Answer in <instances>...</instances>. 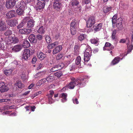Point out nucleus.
I'll return each mask as SVG.
<instances>
[{
  "label": "nucleus",
  "instance_id": "2eb2a0df",
  "mask_svg": "<svg viewBox=\"0 0 133 133\" xmlns=\"http://www.w3.org/2000/svg\"><path fill=\"white\" fill-rule=\"evenodd\" d=\"M6 24L3 21L0 20V31H4L6 29Z\"/></svg>",
  "mask_w": 133,
  "mask_h": 133
},
{
  "label": "nucleus",
  "instance_id": "603ef678",
  "mask_svg": "<svg viewBox=\"0 0 133 133\" xmlns=\"http://www.w3.org/2000/svg\"><path fill=\"white\" fill-rule=\"evenodd\" d=\"M133 48V45H130L128 47V50L127 51V54L131 52Z\"/></svg>",
  "mask_w": 133,
  "mask_h": 133
},
{
  "label": "nucleus",
  "instance_id": "338daca9",
  "mask_svg": "<svg viewBox=\"0 0 133 133\" xmlns=\"http://www.w3.org/2000/svg\"><path fill=\"white\" fill-rule=\"evenodd\" d=\"M30 106H27L26 107H25V109L26 110V111H30Z\"/></svg>",
  "mask_w": 133,
  "mask_h": 133
},
{
  "label": "nucleus",
  "instance_id": "c85d7f7f",
  "mask_svg": "<svg viewBox=\"0 0 133 133\" xmlns=\"http://www.w3.org/2000/svg\"><path fill=\"white\" fill-rule=\"evenodd\" d=\"M117 32L116 30H113L112 32L111 37L112 39L115 41H116L117 39V38L116 36V34Z\"/></svg>",
  "mask_w": 133,
  "mask_h": 133
},
{
  "label": "nucleus",
  "instance_id": "680f3d73",
  "mask_svg": "<svg viewBox=\"0 0 133 133\" xmlns=\"http://www.w3.org/2000/svg\"><path fill=\"white\" fill-rule=\"evenodd\" d=\"M41 93L42 92L40 91L37 92L35 94L33 95L34 96L33 97H34L40 94H41Z\"/></svg>",
  "mask_w": 133,
  "mask_h": 133
},
{
  "label": "nucleus",
  "instance_id": "58836bf2",
  "mask_svg": "<svg viewBox=\"0 0 133 133\" xmlns=\"http://www.w3.org/2000/svg\"><path fill=\"white\" fill-rule=\"evenodd\" d=\"M70 79L72 81L71 82H74V83H79V82L78 80H79V78H78L75 79L74 77H70Z\"/></svg>",
  "mask_w": 133,
  "mask_h": 133
},
{
  "label": "nucleus",
  "instance_id": "49530a36",
  "mask_svg": "<svg viewBox=\"0 0 133 133\" xmlns=\"http://www.w3.org/2000/svg\"><path fill=\"white\" fill-rule=\"evenodd\" d=\"M47 81V79L46 78H43L42 79L39 81L38 82L39 83V85H41L42 84H44Z\"/></svg>",
  "mask_w": 133,
  "mask_h": 133
},
{
  "label": "nucleus",
  "instance_id": "864d4df0",
  "mask_svg": "<svg viewBox=\"0 0 133 133\" xmlns=\"http://www.w3.org/2000/svg\"><path fill=\"white\" fill-rule=\"evenodd\" d=\"M10 99H0V103L10 101Z\"/></svg>",
  "mask_w": 133,
  "mask_h": 133
},
{
  "label": "nucleus",
  "instance_id": "b1692460",
  "mask_svg": "<svg viewBox=\"0 0 133 133\" xmlns=\"http://www.w3.org/2000/svg\"><path fill=\"white\" fill-rule=\"evenodd\" d=\"M9 89V88L8 86L4 84L0 89V91L1 93L6 92L8 91Z\"/></svg>",
  "mask_w": 133,
  "mask_h": 133
},
{
  "label": "nucleus",
  "instance_id": "69168bd1",
  "mask_svg": "<svg viewBox=\"0 0 133 133\" xmlns=\"http://www.w3.org/2000/svg\"><path fill=\"white\" fill-rule=\"evenodd\" d=\"M4 46V44L2 42H0V48L2 49H3Z\"/></svg>",
  "mask_w": 133,
  "mask_h": 133
},
{
  "label": "nucleus",
  "instance_id": "7ed1b4c3",
  "mask_svg": "<svg viewBox=\"0 0 133 133\" xmlns=\"http://www.w3.org/2000/svg\"><path fill=\"white\" fill-rule=\"evenodd\" d=\"M15 0H6L5 6L8 9L12 8L16 4Z\"/></svg>",
  "mask_w": 133,
  "mask_h": 133
},
{
  "label": "nucleus",
  "instance_id": "4c0bfd02",
  "mask_svg": "<svg viewBox=\"0 0 133 133\" xmlns=\"http://www.w3.org/2000/svg\"><path fill=\"white\" fill-rule=\"evenodd\" d=\"M37 32L39 34H44L45 32L44 27L43 26H41V27L39 28Z\"/></svg>",
  "mask_w": 133,
  "mask_h": 133
},
{
  "label": "nucleus",
  "instance_id": "13d9d810",
  "mask_svg": "<svg viewBox=\"0 0 133 133\" xmlns=\"http://www.w3.org/2000/svg\"><path fill=\"white\" fill-rule=\"evenodd\" d=\"M37 38L39 40H41L43 38L42 36L39 34H38L36 36Z\"/></svg>",
  "mask_w": 133,
  "mask_h": 133
},
{
  "label": "nucleus",
  "instance_id": "6e6d98bb",
  "mask_svg": "<svg viewBox=\"0 0 133 133\" xmlns=\"http://www.w3.org/2000/svg\"><path fill=\"white\" fill-rule=\"evenodd\" d=\"M21 77L23 81H24L26 79L25 75L24 73H22L21 76Z\"/></svg>",
  "mask_w": 133,
  "mask_h": 133
},
{
  "label": "nucleus",
  "instance_id": "a19ab883",
  "mask_svg": "<svg viewBox=\"0 0 133 133\" xmlns=\"http://www.w3.org/2000/svg\"><path fill=\"white\" fill-rule=\"evenodd\" d=\"M92 50L90 47H89L87 48L85 52V53H88V54L91 55Z\"/></svg>",
  "mask_w": 133,
  "mask_h": 133
},
{
  "label": "nucleus",
  "instance_id": "052dcab7",
  "mask_svg": "<svg viewBox=\"0 0 133 133\" xmlns=\"http://www.w3.org/2000/svg\"><path fill=\"white\" fill-rule=\"evenodd\" d=\"M37 60V59L36 57L35 56L34 57L32 58V60L31 61V62L32 64H35V63L36 61Z\"/></svg>",
  "mask_w": 133,
  "mask_h": 133
},
{
  "label": "nucleus",
  "instance_id": "473e14b6",
  "mask_svg": "<svg viewBox=\"0 0 133 133\" xmlns=\"http://www.w3.org/2000/svg\"><path fill=\"white\" fill-rule=\"evenodd\" d=\"M91 55L88 54V53H84V60L85 61H88L90 59V57Z\"/></svg>",
  "mask_w": 133,
  "mask_h": 133
},
{
  "label": "nucleus",
  "instance_id": "1a4fd4ad",
  "mask_svg": "<svg viewBox=\"0 0 133 133\" xmlns=\"http://www.w3.org/2000/svg\"><path fill=\"white\" fill-rule=\"evenodd\" d=\"M7 24L11 27L14 26L18 24V22L15 19H11L7 20L6 21Z\"/></svg>",
  "mask_w": 133,
  "mask_h": 133
},
{
  "label": "nucleus",
  "instance_id": "6ab92c4d",
  "mask_svg": "<svg viewBox=\"0 0 133 133\" xmlns=\"http://www.w3.org/2000/svg\"><path fill=\"white\" fill-rule=\"evenodd\" d=\"M37 55V57L41 60L44 59V58L46 57V55L42 52H38Z\"/></svg>",
  "mask_w": 133,
  "mask_h": 133
},
{
  "label": "nucleus",
  "instance_id": "9b49d317",
  "mask_svg": "<svg viewBox=\"0 0 133 133\" xmlns=\"http://www.w3.org/2000/svg\"><path fill=\"white\" fill-rule=\"evenodd\" d=\"M122 19L121 18H119L117 19L116 23V27L118 30H121L122 29Z\"/></svg>",
  "mask_w": 133,
  "mask_h": 133
},
{
  "label": "nucleus",
  "instance_id": "2f4dec72",
  "mask_svg": "<svg viewBox=\"0 0 133 133\" xmlns=\"http://www.w3.org/2000/svg\"><path fill=\"white\" fill-rule=\"evenodd\" d=\"M25 9L18 8L16 10V13L18 15H22L24 13V11Z\"/></svg>",
  "mask_w": 133,
  "mask_h": 133
},
{
  "label": "nucleus",
  "instance_id": "3c124183",
  "mask_svg": "<svg viewBox=\"0 0 133 133\" xmlns=\"http://www.w3.org/2000/svg\"><path fill=\"white\" fill-rule=\"evenodd\" d=\"M13 42L14 43H18L19 41V40L18 38L16 37H13L12 38Z\"/></svg>",
  "mask_w": 133,
  "mask_h": 133
},
{
  "label": "nucleus",
  "instance_id": "a211bd4d",
  "mask_svg": "<svg viewBox=\"0 0 133 133\" xmlns=\"http://www.w3.org/2000/svg\"><path fill=\"white\" fill-rule=\"evenodd\" d=\"M62 49V46L61 45H58L52 51L53 55H55L59 52Z\"/></svg>",
  "mask_w": 133,
  "mask_h": 133
},
{
  "label": "nucleus",
  "instance_id": "6e6552de",
  "mask_svg": "<svg viewBox=\"0 0 133 133\" xmlns=\"http://www.w3.org/2000/svg\"><path fill=\"white\" fill-rule=\"evenodd\" d=\"M38 1L36 5L37 9L40 10L43 9L44 7L45 2L41 0Z\"/></svg>",
  "mask_w": 133,
  "mask_h": 133
},
{
  "label": "nucleus",
  "instance_id": "f03ea898",
  "mask_svg": "<svg viewBox=\"0 0 133 133\" xmlns=\"http://www.w3.org/2000/svg\"><path fill=\"white\" fill-rule=\"evenodd\" d=\"M89 77L88 76H83L79 78V84H80V87H83L85 86L86 83L85 82L87 81Z\"/></svg>",
  "mask_w": 133,
  "mask_h": 133
},
{
  "label": "nucleus",
  "instance_id": "5701e85b",
  "mask_svg": "<svg viewBox=\"0 0 133 133\" xmlns=\"http://www.w3.org/2000/svg\"><path fill=\"white\" fill-rule=\"evenodd\" d=\"M117 15H115L112 17V27L114 28H115L116 27V23L117 21Z\"/></svg>",
  "mask_w": 133,
  "mask_h": 133
},
{
  "label": "nucleus",
  "instance_id": "4be33fe9",
  "mask_svg": "<svg viewBox=\"0 0 133 133\" xmlns=\"http://www.w3.org/2000/svg\"><path fill=\"white\" fill-rule=\"evenodd\" d=\"M22 45L25 48H28L30 46V43L26 39L23 40Z\"/></svg>",
  "mask_w": 133,
  "mask_h": 133
},
{
  "label": "nucleus",
  "instance_id": "37998d69",
  "mask_svg": "<svg viewBox=\"0 0 133 133\" xmlns=\"http://www.w3.org/2000/svg\"><path fill=\"white\" fill-rule=\"evenodd\" d=\"M81 58L80 56H78L75 61L76 64L77 65L79 64L81 61Z\"/></svg>",
  "mask_w": 133,
  "mask_h": 133
},
{
  "label": "nucleus",
  "instance_id": "ddd939ff",
  "mask_svg": "<svg viewBox=\"0 0 133 133\" xmlns=\"http://www.w3.org/2000/svg\"><path fill=\"white\" fill-rule=\"evenodd\" d=\"M102 26V23L96 24L93 27L92 30H94V32H96L99 31L101 29Z\"/></svg>",
  "mask_w": 133,
  "mask_h": 133
},
{
  "label": "nucleus",
  "instance_id": "0eeeda50",
  "mask_svg": "<svg viewBox=\"0 0 133 133\" xmlns=\"http://www.w3.org/2000/svg\"><path fill=\"white\" fill-rule=\"evenodd\" d=\"M53 8L57 11H60L62 9V4L61 3L58 1H56L54 3Z\"/></svg>",
  "mask_w": 133,
  "mask_h": 133
},
{
  "label": "nucleus",
  "instance_id": "5fc2aeb1",
  "mask_svg": "<svg viewBox=\"0 0 133 133\" xmlns=\"http://www.w3.org/2000/svg\"><path fill=\"white\" fill-rule=\"evenodd\" d=\"M59 70L58 67H52L51 69V71L52 72H55Z\"/></svg>",
  "mask_w": 133,
  "mask_h": 133
},
{
  "label": "nucleus",
  "instance_id": "0e129e2a",
  "mask_svg": "<svg viewBox=\"0 0 133 133\" xmlns=\"http://www.w3.org/2000/svg\"><path fill=\"white\" fill-rule=\"evenodd\" d=\"M126 41V40L125 39H121L120 41H119V43H125Z\"/></svg>",
  "mask_w": 133,
  "mask_h": 133
},
{
  "label": "nucleus",
  "instance_id": "a18cd8bd",
  "mask_svg": "<svg viewBox=\"0 0 133 133\" xmlns=\"http://www.w3.org/2000/svg\"><path fill=\"white\" fill-rule=\"evenodd\" d=\"M12 71V70L11 69H6L4 71V73L6 75H9L11 73Z\"/></svg>",
  "mask_w": 133,
  "mask_h": 133
},
{
  "label": "nucleus",
  "instance_id": "79ce46f5",
  "mask_svg": "<svg viewBox=\"0 0 133 133\" xmlns=\"http://www.w3.org/2000/svg\"><path fill=\"white\" fill-rule=\"evenodd\" d=\"M45 37L46 41L47 43H50L51 41L50 37L49 36L47 35H45Z\"/></svg>",
  "mask_w": 133,
  "mask_h": 133
},
{
  "label": "nucleus",
  "instance_id": "f8f14e48",
  "mask_svg": "<svg viewBox=\"0 0 133 133\" xmlns=\"http://www.w3.org/2000/svg\"><path fill=\"white\" fill-rule=\"evenodd\" d=\"M16 12L14 10L9 11L6 14V17L8 18H11L15 16Z\"/></svg>",
  "mask_w": 133,
  "mask_h": 133
},
{
  "label": "nucleus",
  "instance_id": "e2e57ef3",
  "mask_svg": "<svg viewBox=\"0 0 133 133\" xmlns=\"http://www.w3.org/2000/svg\"><path fill=\"white\" fill-rule=\"evenodd\" d=\"M49 92H50V97H51V98L53 96V95L54 94V92L52 90L49 91Z\"/></svg>",
  "mask_w": 133,
  "mask_h": 133
},
{
  "label": "nucleus",
  "instance_id": "39448f33",
  "mask_svg": "<svg viewBox=\"0 0 133 133\" xmlns=\"http://www.w3.org/2000/svg\"><path fill=\"white\" fill-rule=\"evenodd\" d=\"M30 51L28 49H25L24 51L22 58L23 59L26 60L30 56Z\"/></svg>",
  "mask_w": 133,
  "mask_h": 133
},
{
  "label": "nucleus",
  "instance_id": "393cba45",
  "mask_svg": "<svg viewBox=\"0 0 133 133\" xmlns=\"http://www.w3.org/2000/svg\"><path fill=\"white\" fill-rule=\"evenodd\" d=\"M120 58L118 56L115 57L112 61L111 64L114 65L118 63L120 61Z\"/></svg>",
  "mask_w": 133,
  "mask_h": 133
},
{
  "label": "nucleus",
  "instance_id": "aec40b11",
  "mask_svg": "<svg viewBox=\"0 0 133 133\" xmlns=\"http://www.w3.org/2000/svg\"><path fill=\"white\" fill-rule=\"evenodd\" d=\"M67 95V94L66 93H63L61 94L59 97L62 98L61 101L62 102L64 103L66 101Z\"/></svg>",
  "mask_w": 133,
  "mask_h": 133
},
{
  "label": "nucleus",
  "instance_id": "7c9ffc66",
  "mask_svg": "<svg viewBox=\"0 0 133 133\" xmlns=\"http://www.w3.org/2000/svg\"><path fill=\"white\" fill-rule=\"evenodd\" d=\"M26 19H24L22 22H21L18 25L17 27L18 29H20L23 27L25 24Z\"/></svg>",
  "mask_w": 133,
  "mask_h": 133
},
{
  "label": "nucleus",
  "instance_id": "774afa93",
  "mask_svg": "<svg viewBox=\"0 0 133 133\" xmlns=\"http://www.w3.org/2000/svg\"><path fill=\"white\" fill-rule=\"evenodd\" d=\"M9 109H15L16 108V106L15 105H12L9 107H8Z\"/></svg>",
  "mask_w": 133,
  "mask_h": 133
},
{
  "label": "nucleus",
  "instance_id": "bf43d9fd",
  "mask_svg": "<svg viewBox=\"0 0 133 133\" xmlns=\"http://www.w3.org/2000/svg\"><path fill=\"white\" fill-rule=\"evenodd\" d=\"M72 101L73 103L75 104H78L79 103V102L78 101V99L76 98H75V99H73Z\"/></svg>",
  "mask_w": 133,
  "mask_h": 133
},
{
  "label": "nucleus",
  "instance_id": "20e7f679",
  "mask_svg": "<svg viewBox=\"0 0 133 133\" xmlns=\"http://www.w3.org/2000/svg\"><path fill=\"white\" fill-rule=\"evenodd\" d=\"M95 22V17L94 16L90 17L87 22V27L88 28L91 27L94 24Z\"/></svg>",
  "mask_w": 133,
  "mask_h": 133
},
{
  "label": "nucleus",
  "instance_id": "dca6fc26",
  "mask_svg": "<svg viewBox=\"0 0 133 133\" xmlns=\"http://www.w3.org/2000/svg\"><path fill=\"white\" fill-rule=\"evenodd\" d=\"M26 4H25L24 1H22L21 2H19L17 4V8H18L21 9H25L26 6Z\"/></svg>",
  "mask_w": 133,
  "mask_h": 133
},
{
  "label": "nucleus",
  "instance_id": "bb28decb",
  "mask_svg": "<svg viewBox=\"0 0 133 133\" xmlns=\"http://www.w3.org/2000/svg\"><path fill=\"white\" fill-rule=\"evenodd\" d=\"M22 46L21 45H17L14 46L12 48V50L15 52H18L21 49Z\"/></svg>",
  "mask_w": 133,
  "mask_h": 133
},
{
  "label": "nucleus",
  "instance_id": "f3484780",
  "mask_svg": "<svg viewBox=\"0 0 133 133\" xmlns=\"http://www.w3.org/2000/svg\"><path fill=\"white\" fill-rule=\"evenodd\" d=\"M83 5L86 4L85 8L88 9L90 8L91 5V0H82Z\"/></svg>",
  "mask_w": 133,
  "mask_h": 133
},
{
  "label": "nucleus",
  "instance_id": "a878e982",
  "mask_svg": "<svg viewBox=\"0 0 133 133\" xmlns=\"http://www.w3.org/2000/svg\"><path fill=\"white\" fill-rule=\"evenodd\" d=\"M79 46L77 45H75L74 48V54L77 55L79 53Z\"/></svg>",
  "mask_w": 133,
  "mask_h": 133
},
{
  "label": "nucleus",
  "instance_id": "c9c22d12",
  "mask_svg": "<svg viewBox=\"0 0 133 133\" xmlns=\"http://www.w3.org/2000/svg\"><path fill=\"white\" fill-rule=\"evenodd\" d=\"M71 63L70 61H66L65 62V64L64 63H61L60 64H59L58 66H68Z\"/></svg>",
  "mask_w": 133,
  "mask_h": 133
},
{
  "label": "nucleus",
  "instance_id": "8fccbe9b",
  "mask_svg": "<svg viewBox=\"0 0 133 133\" xmlns=\"http://www.w3.org/2000/svg\"><path fill=\"white\" fill-rule=\"evenodd\" d=\"M54 76H50L47 77L46 79L48 82H51L54 79Z\"/></svg>",
  "mask_w": 133,
  "mask_h": 133
},
{
  "label": "nucleus",
  "instance_id": "09e8293b",
  "mask_svg": "<svg viewBox=\"0 0 133 133\" xmlns=\"http://www.w3.org/2000/svg\"><path fill=\"white\" fill-rule=\"evenodd\" d=\"M71 2L72 6L77 5L78 4V2L77 0H72Z\"/></svg>",
  "mask_w": 133,
  "mask_h": 133
},
{
  "label": "nucleus",
  "instance_id": "e433bc0d",
  "mask_svg": "<svg viewBox=\"0 0 133 133\" xmlns=\"http://www.w3.org/2000/svg\"><path fill=\"white\" fill-rule=\"evenodd\" d=\"M86 37V35L85 34L81 35L78 36V39L80 41H82L85 39Z\"/></svg>",
  "mask_w": 133,
  "mask_h": 133
},
{
  "label": "nucleus",
  "instance_id": "f704fd0d",
  "mask_svg": "<svg viewBox=\"0 0 133 133\" xmlns=\"http://www.w3.org/2000/svg\"><path fill=\"white\" fill-rule=\"evenodd\" d=\"M105 47H110L109 50L113 49L114 48V46L112 45L111 43L108 42H106L105 45Z\"/></svg>",
  "mask_w": 133,
  "mask_h": 133
},
{
  "label": "nucleus",
  "instance_id": "cd10ccee",
  "mask_svg": "<svg viewBox=\"0 0 133 133\" xmlns=\"http://www.w3.org/2000/svg\"><path fill=\"white\" fill-rule=\"evenodd\" d=\"M59 43L58 42L56 41L51 43L50 44L48 45L47 46V48L48 49H52L54 48Z\"/></svg>",
  "mask_w": 133,
  "mask_h": 133
},
{
  "label": "nucleus",
  "instance_id": "c756f323",
  "mask_svg": "<svg viewBox=\"0 0 133 133\" xmlns=\"http://www.w3.org/2000/svg\"><path fill=\"white\" fill-rule=\"evenodd\" d=\"M112 8L110 6H105L103 8V11L105 13H107L112 9Z\"/></svg>",
  "mask_w": 133,
  "mask_h": 133
},
{
  "label": "nucleus",
  "instance_id": "423d86ee",
  "mask_svg": "<svg viewBox=\"0 0 133 133\" xmlns=\"http://www.w3.org/2000/svg\"><path fill=\"white\" fill-rule=\"evenodd\" d=\"M78 85L79 87H80V84L79 83H76L74 82H71L69 84L66 85V87H64L62 90H65L67 88L70 89H73L74 88L75 86Z\"/></svg>",
  "mask_w": 133,
  "mask_h": 133
},
{
  "label": "nucleus",
  "instance_id": "412c9836",
  "mask_svg": "<svg viewBox=\"0 0 133 133\" xmlns=\"http://www.w3.org/2000/svg\"><path fill=\"white\" fill-rule=\"evenodd\" d=\"M29 39L31 43H35L36 42L35 36L33 34L30 35L29 37Z\"/></svg>",
  "mask_w": 133,
  "mask_h": 133
},
{
  "label": "nucleus",
  "instance_id": "4d7b16f0",
  "mask_svg": "<svg viewBox=\"0 0 133 133\" xmlns=\"http://www.w3.org/2000/svg\"><path fill=\"white\" fill-rule=\"evenodd\" d=\"M63 54H60L59 55H58L56 57V59L57 60H59L61 59L63 57Z\"/></svg>",
  "mask_w": 133,
  "mask_h": 133
},
{
  "label": "nucleus",
  "instance_id": "f257e3e1",
  "mask_svg": "<svg viewBox=\"0 0 133 133\" xmlns=\"http://www.w3.org/2000/svg\"><path fill=\"white\" fill-rule=\"evenodd\" d=\"M77 23L76 22L75 19L72 21L70 24V30L72 35H75L76 32L77 25Z\"/></svg>",
  "mask_w": 133,
  "mask_h": 133
},
{
  "label": "nucleus",
  "instance_id": "ea45409f",
  "mask_svg": "<svg viewBox=\"0 0 133 133\" xmlns=\"http://www.w3.org/2000/svg\"><path fill=\"white\" fill-rule=\"evenodd\" d=\"M62 75V72L60 71H59L58 72L54 73V75L55 76H56L58 78H59L61 77Z\"/></svg>",
  "mask_w": 133,
  "mask_h": 133
},
{
  "label": "nucleus",
  "instance_id": "de8ad7c7",
  "mask_svg": "<svg viewBox=\"0 0 133 133\" xmlns=\"http://www.w3.org/2000/svg\"><path fill=\"white\" fill-rule=\"evenodd\" d=\"M12 32L11 30H7L4 33V35L6 36L11 35L12 34Z\"/></svg>",
  "mask_w": 133,
  "mask_h": 133
},
{
  "label": "nucleus",
  "instance_id": "72a5a7b5",
  "mask_svg": "<svg viewBox=\"0 0 133 133\" xmlns=\"http://www.w3.org/2000/svg\"><path fill=\"white\" fill-rule=\"evenodd\" d=\"M15 85L17 86L18 88L20 89L23 88L24 86V84L22 83L21 81L17 82H16L15 83Z\"/></svg>",
  "mask_w": 133,
  "mask_h": 133
},
{
  "label": "nucleus",
  "instance_id": "c03bdc74",
  "mask_svg": "<svg viewBox=\"0 0 133 133\" xmlns=\"http://www.w3.org/2000/svg\"><path fill=\"white\" fill-rule=\"evenodd\" d=\"M90 42L92 43L95 44H98V43L99 41L98 40L95 38L91 39L90 40Z\"/></svg>",
  "mask_w": 133,
  "mask_h": 133
},
{
  "label": "nucleus",
  "instance_id": "9d476101",
  "mask_svg": "<svg viewBox=\"0 0 133 133\" xmlns=\"http://www.w3.org/2000/svg\"><path fill=\"white\" fill-rule=\"evenodd\" d=\"M32 31V30L31 29L24 28L19 29V34H21L28 35Z\"/></svg>",
  "mask_w": 133,
  "mask_h": 133
},
{
  "label": "nucleus",
  "instance_id": "4468645a",
  "mask_svg": "<svg viewBox=\"0 0 133 133\" xmlns=\"http://www.w3.org/2000/svg\"><path fill=\"white\" fill-rule=\"evenodd\" d=\"M35 21L34 20L30 19L27 22V26L28 28H32L35 25Z\"/></svg>",
  "mask_w": 133,
  "mask_h": 133
}]
</instances>
